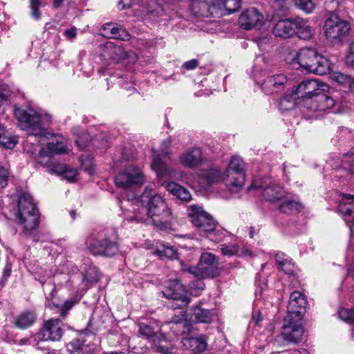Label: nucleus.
I'll return each instance as SVG.
<instances>
[{
    "instance_id": "nucleus-1",
    "label": "nucleus",
    "mask_w": 354,
    "mask_h": 354,
    "mask_svg": "<svg viewBox=\"0 0 354 354\" xmlns=\"http://www.w3.org/2000/svg\"><path fill=\"white\" fill-rule=\"evenodd\" d=\"M142 209H136V205H131V209L124 212V217L129 221L143 222L145 215L142 213H147L157 226H163L170 222L172 218V214L170 208L164 198L156 194L154 190L147 187L141 195Z\"/></svg>"
},
{
    "instance_id": "nucleus-2",
    "label": "nucleus",
    "mask_w": 354,
    "mask_h": 354,
    "mask_svg": "<svg viewBox=\"0 0 354 354\" xmlns=\"http://www.w3.org/2000/svg\"><path fill=\"white\" fill-rule=\"evenodd\" d=\"M187 215L201 234L210 237L215 242L220 241L223 239V232L218 229L216 221L201 206L190 205L187 209Z\"/></svg>"
},
{
    "instance_id": "nucleus-3",
    "label": "nucleus",
    "mask_w": 354,
    "mask_h": 354,
    "mask_svg": "<svg viewBox=\"0 0 354 354\" xmlns=\"http://www.w3.org/2000/svg\"><path fill=\"white\" fill-rule=\"evenodd\" d=\"M118 236L114 229L106 228L92 234L87 239V248L94 255L111 257L119 251Z\"/></svg>"
},
{
    "instance_id": "nucleus-4",
    "label": "nucleus",
    "mask_w": 354,
    "mask_h": 354,
    "mask_svg": "<svg viewBox=\"0 0 354 354\" xmlns=\"http://www.w3.org/2000/svg\"><path fill=\"white\" fill-rule=\"evenodd\" d=\"M290 64L296 69L322 75L328 70V61L311 48H303L296 53Z\"/></svg>"
},
{
    "instance_id": "nucleus-5",
    "label": "nucleus",
    "mask_w": 354,
    "mask_h": 354,
    "mask_svg": "<svg viewBox=\"0 0 354 354\" xmlns=\"http://www.w3.org/2000/svg\"><path fill=\"white\" fill-rule=\"evenodd\" d=\"M17 217L23 225L26 235L32 234L37 228L40 215L31 196L24 194L19 197Z\"/></svg>"
},
{
    "instance_id": "nucleus-6",
    "label": "nucleus",
    "mask_w": 354,
    "mask_h": 354,
    "mask_svg": "<svg viewBox=\"0 0 354 354\" xmlns=\"http://www.w3.org/2000/svg\"><path fill=\"white\" fill-rule=\"evenodd\" d=\"M14 115L21 129L33 136H45L46 130L41 122V115L31 107H15Z\"/></svg>"
},
{
    "instance_id": "nucleus-7",
    "label": "nucleus",
    "mask_w": 354,
    "mask_h": 354,
    "mask_svg": "<svg viewBox=\"0 0 354 354\" xmlns=\"http://www.w3.org/2000/svg\"><path fill=\"white\" fill-rule=\"evenodd\" d=\"M172 140L171 138L162 140L158 151L152 149L151 167L156 173L158 178L161 177H176L177 171L168 165L163 159L169 157L171 154V147Z\"/></svg>"
},
{
    "instance_id": "nucleus-8",
    "label": "nucleus",
    "mask_w": 354,
    "mask_h": 354,
    "mask_svg": "<svg viewBox=\"0 0 354 354\" xmlns=\"http://www.w3.org/2000/svg\"><path fill=\"white\" fill-rule=\"evenodd\" d=\"M324 29L328 40L334 44H339L343 42L348 36L351 24L337 15L332 14L326 20Z\"/></svg>"
},
{
    "instance_id": "nucleus-9",
    "label": "nucleus",
    "mask_w": 354,
    "mask_h": 354,
    "mask_svg": "<svg viewBox=\"0 0 354 354\" xmlns=\"http://www.w3.org/2000/svg\"><path fill=\"white\" fill-rule=\"evenodd\" d=\"M245 164L239 157H233L225 172L224 182L231 192H238L245 183Z\"/></svg>"
},
{
    "instance_id": "nucleus-10",
    "label": "nucleus",
    "mask_w": 354,
    "mask_h": 354,
    "mask_svg": "<svg viewBox=\"0 0 354 354\" xmlns=\"http://www.w3.org/2000/svg\"><path fill=\"white\" fill-rule=\"evenodd\" d=\"M163 296L170 299V307L175 309H183L191 302L184 286L179 280H172L169 283L167 288L162 291Z\"/></svg>"
},
{
    "instance_id": "nucleus-11",
    "label": "nucleus",
    "mask_w": 354,
    "mask_h": 354,
    "mask_svg": "<svg viewBox=\"0 0 354 354\" xmlns=\"http://www.w3.org/2000/svg\"><path fill=\"white\" fill-rule=\"evenodd\" d=\"M187 270L195 277L203 279L215 278L220 274L215 255L209 252L203 253L198 265L189 268Z\"/></svg>"
},
{
    "instance_id": "nucleus-12",
    "label": "nucleus",
    "mask_w": 354,
    "mask_h": 354,
    "mask_svg": "<svg viewBox=\"0 0 354 354\" xmlns=\"http://www.w3.org/2000/svg\"><path fill=\"white\" fill-rule=\"evenodd\" d=\"M144 183L145 176L142 170L139 167L133 165L127 167L115 177L116 186L125 189L133 185L140 186Z\"/></svg>"
},
{
    "instance_id": "nucleus-13",
    "label": "nucleus",
    "mask_w": 354,
    "mask_h": 354,
    "mask_svg": "<svg viewBox=\"0 0 354 354\" xmlns=\"http://www.w3.org/2000/svg\"><path fill=\"white\" fill-rule=\"evenodd\" d=\"M99 55L100 59L105 64L118 63L128 57L127 52L122 46L111 41L106 42L99 46Z\"/></svg>"
},
{
    "instance_id": "nucleus-14",
    "label": "nucleus",
    "mask_w": 354,
    "mask_h": 354,
    "mask_svg": "<svg viewBox=\"0 0 354 354\" xmlns=\"http://www.w3.org/2000/svg\"><path fill=\"white\" fill-rule=\"evenodd\" d=\"M324 88L317 93L313 97H308L305 100L302 111H326L335 105L334 99L324 92Z\"/></svg>"
},
{
    "instance_id": "nucleus-15",
    "label": "nucleus",
    "mask_w": 354,
    "mask_h": 354,
    "mask_svg": "<svg viewBox=\"0 0 354 354\" xmlns=\"http://www.w3.org/2000/svg\"><path fill=\"white\" fill-rule=\"evenodd\" d=\"M301 321L286 317L280 337L290 343H299L301 340L304 334Z\"/></svg>"
},
{
    "instance_id": "nucleus-16",
    "label": "nucleus",
    "mask_w": 354,
    "mask_h": 354,
    "mask_svg": "<svg viewBox=\"0 0 354 354\" xmlns=\"http://www.w3.org/2000/svg\"><path fill=\"white\" fill-rule=\"evenodd\" d=\"M37 334L39 341L59 342L63 335L61 322L58 319L46 321Z\"/></svg>"
},
{
    "instance_id": "nucleus-17",
    "label": "nucleus",
    "mask_w": 354,
    "mask_h": 354,
    "mask_svg": "<svg viewBox=\"0 0 354 354\" xmlns=\"http://www.w3.org/2000/svg\"><path fill=\"white\" fill-rule=\"evenodd\" d=\"M306 304V299L301 292L299 291L292 292L287 306L286 317L302 320Z\"/></svg>"
},
{
    "instance_id": "nucleus-18",
    "label": "nucleus",
    "mask_w": 354,
    "mask_h": 354,
    "mask_svg": "<svg viewBox=\"0 0 354 354\" xmlns=\"http://www.w3.org/2000/svg\"><path fill=\"white\" fill-rule=\"evenodd\" d=\"M326 86L319 84L316 80H307L301 82L293 91L295 97L301 99V109L304 106L305 100L313 97L317 93Z\"/></svg>"
},
{
    "instance_id": "nucleus-19",
    "label": "nucleus",
    "mask_w": 354,
    "mask_h": 354,
    "mask_svg": "<svg viewBox=\"0 0 354 354\" xmlns=\"http://www.w3.org/2000/svg\"><path fill=\"white\" fill-rule=\"evenodd\" d=\"M287 77L283 74L268 76L261 83V89L266 95L278 94L283 91Z\"/></svg>"
},
{
    "instance_id": "nucleus-20",
    "label": "nucleus",
    "mask_w": 354,
    "mask_h": 354,
    "mask_svg": "<svg viewBox=\"0 0 354 354\" xmlns=\"http://www.w3.org/2000/svg\"><path fill=\"white\" fill-rule=\"evenodd\" d=\"M263 19V15L257 8H250L240 15L239 23L243 29L249 30L256 26H261Z\"/></svg>"
},
{
    "instance_id": "nucleus-21",
    "label": "nucleus",
    "mask_w": 354,
    "mask_h": 354,
    "mask_svg": "<svg viewBox=\"0 0 354 354\" xmlns=\"http://www.w3.org/2000/svg\"><path fill=\"white\" fill-rule=\"evenodd\" d=\"M68 151V149L66 146L64 145L61 142H48L45 148H43L39 156L37 158V162L42 165L50 164V158L53 154H63L66 153Z\"/></svg>"
},
{
    "instance_id": "nucleus-22",
    "label": "nucleus",
    "mask_w": 354,
    "mask_h": 354,
    "mask_svg": "<svg viewBox=\"0 0 354 354\" xmlns=\"http://www.w3.org/2000/svg\"><path fill=\"white\" fill-rule=\"evenodd\" d=\"M180 162L185 167L193 169L203 161V152L201 148L194 147L185 151L179 157Z\"/></svg>"
},
{
    "instance_id": "nucleus-23",
    "label": "nucleus",
    "mask_w": 354,
    "mask_h": 354,
    "mask_svg": "<svg viewBox=\"0 0 354 354\" xmlns=\"http://www.w3.org/2000/svg\"><path fill=\"white\" fill-rule=\"evenodd\" d=\"M272 33L276 37L288 39L295 35V19H279L276 22Z\"/></svg>"
},
{
    "instance_id": "nucleus-24",
    "label": "nucleus",
    "mask_w": 354,
    "mask_h": 354,
    "mask_svg": "<svg viewBox=\"0 0 354 354\" xmlns=\"http://www.w3.org/2000/svg\"><path fill=\"white\" fill-rule=\"evenodd\" d=\"M224 178L225 174H223L220 169H210L199 174V183L206 188L221 180L224 181Z\"/></svg>"
},
{
    "instance_id": "nucleus-25",
    "label": "nucleus",
    "mask_w": 354,
    "mask_h": 354,
    "mask_svg": "<svg viewBox=\"0 0 354 354\" xmlns=\"http://www.w3.org/2000/svg\"><path fill=\"white\" fill-rule=\"evenodd\" d=\"M151 343L152 349L158 353L170 354L173 352V343L163 334H158Z\"/></svg>"
},
{
    "instance_id": "nucleus-26",
    "label": "nucleus",
    "mask_w": 354,
    "mask_h": 354,
    "mask_svg": "<svg viewBox=\"0 0 354 354\" xmlns=\"http://www.w3.org/2000/svg\"><path fill=\"white\" fill-rule=\"evenodd\" d=\"M103 30L106 37L117 39L126 41L129 40L131 37L126 29L122 28L120 26H114L111 23L104 24Z\"/></svg>"
},
{
    "instance_id": "nucleus-27",
    "label": "nucleus",
    "mask_w": 354,
    "mask_h": 354,
    "mask_svg": "<svg viewBox=\"0 0 354 354\" xmlns=\"http://www.w3.org/2000/svg\"><path fill=\"white\" fill-rule=\"evenodd\" d=\"M216 314L213 310H207L198 304L192 308V318L196 322L211 323Z\"/></svg>"
},
{
    "instance_id": "nucleus-28",
    "label": "nucleus",
    "mask_w": 354,
    "mask_h": 354,
    "mask_svg": "<svg viewBox=\"0 0 354 354\" xmlns=\"http://www.w3.org/2000/svg\"><path fill=\"white\" fill-rule=\"evenodd\" d=\"M161 185L168 192L182 201H188L191 198L189 191L181 185L173 181H163Z\"/></svg>"
},
{
    "instance_id": "nucleus-29",
    "label": "nucleus",
    "mask_w": 354,
    "mask_h": 354,
    "mask_svg": "<svg viewBox=\"0 0 354 354\" xmlns=\"http://www.w3.org/2000/svg\"><path fill=\"white\" fill-rule=\"evenodd\" d=\"M182 344L185 349L194 353H202L207 347L205 341L201 337H184Z\"/></svg>"
},
{
    "instance_id": "nucleus-30",
    "label": "nucleus",
    "mask_w": 354,
    "mask_h": 354,
    "mask_svg": "<svg viewBox=\"0 0 354 354\" xmlns=\"http://www.w3.org/2000/svg\"><path fill=\"white\" fill-rule=\"evenodd\" d=\"M284 192L283 188L275 183H270L263 190L264 199L270 202L281 200L283 197Z\"/></svg>"
},
{
    "instance_id": "nucleus-31",
    "label": "nucleus",
    "mask_w": 354,
    "mask_h": 354,
    "mask_svg": "<svg viewBox=\"0 0 354 354\" xmlns=\"http://www.w3.org/2000/svg\"><path fill=\"white\" fill-rule=\"evenodd\" d=\"M37 319V315L33 310H26L19 314L15 320V325L21 329H26L32 326Z\"/></svg>"
},
{
    "instance_id": "nucleus-32",
    "label": "nucleus",
    "mask_w": 354,
    "mask_h": 354,
    "mask_svg": "<svg viewBox=\"0 0 354 354\" xmlns=\"http://www.w3.org/2000/svg\"><path fill=\"white\" fill-rule=\"evenodd\" d=\"M295 35L300 39L308 40L313 36V30L308 22L301 18L295 19Z\"/></svg>"
},
{
    "instance_id": "nucleus-33",
    "label": "nucleus",
    "mask_w": 354,
    "mask_h": 354,
    "mask_svg": "<svg viewBox=\"0 0 354 354\" xmlns=\"http://www.w3.org/2000/svg\"><path fill=\"white\" fill-rule=\"evenodd\" d=\"M49 171L52 173H55L62 176L64 178L71 182L74 181L77 176V171L75 169H71L57 163H51L49 165Z\"/></svg>"
},
{
    "instance_id": "nucleus-34",
    "label": "nucleus",
    "mask_w": 354,
    "mask_h": 354,
    "mask_svg": "<svg viewBox=\"0 0 354 354\" xmlns=\"http://www.w3.org/2000/svg\"><path fill=\"white\" fill-rule=\"evenodd\" d=\"M84 338H75L67 344V351L70 354H88V346Z\"/></svg>"
},
{
    "instance_id": "nucleus-35",
    "label": "nucleus",
    "mask_w": 354,
    "mask_h": 354,
    "mask_svg": "<svg viewBox=\"0 0 354 354\" xmlns=\"http://www.w3.org/2000/svg\"><path fill=\"white\" fill-rule=\"evenodd\" d=\"M275 261L279 269L283 270L287 274L294 272V263L292 259L283 252H277L275 255Z\"/></svg>"
},
{
    "instance_id": "nucleus-36",
    "label": "nucleus",
    "mask_w": 354,
    "mask_h": 354,
    "mask_svg": "<svg viewBox=\"0 0 354 354\" xmlns=\"http://www.w3.org/2000/svg\"><path fill=\"white\" fill-rule=\"evenodd\" d=\"M339 210L345 216L352 215L354 212V195L344 194L339 206Z\"/></svg>"
},
{
    "instance_id": "nucleus-37",
    "label": "nucleus",
    "mask_w": 354,
    "mask_h": 354,
    "mask_svg": "<svg viewBox=\"0 0 354 354\" xmlns=\"http://www.w3.org/2000/svg\"><path fill=\"white\" fill-rule=\"evenodd\" d=\"M154 253L160 257H165L170 259H177L178 254L175 247L166 243H160Z\"/></svg>"
},
{
    "instance_id": "nucleus-38",
    "label": "nucleus",
    "mask_w": 354,
    "mask_h": 354,
    "mask_svg": "<svg viewBox=\"0 0 354 354\" xmlns=\"http://www.w3.org/2000/svg\"><path fill=\"white\" fill-rule=\"evenodd\" d=\"M138 326L140 336L146 338L150 342L158 335V330L154 327L153 324L140 322Z\"/></svg>"
},
{
    "instance_id": "nucleus-39",
    "label": "nucleus",
    "mask_w": 354,
    "mask_h": 354,
    "mask_svg": "<svg viewBox=\"0 0 354 354\" xmlns=\"http://www.w3.org/2000/svg\"><path fill=\"white\" fill-rule=\"evenodd\" d=\"M278 209L284 214H294L301 210L302 205L295 201L286 200L279 205Z\"/></svg>"
},
{
    "instance_id": "nucleus-40",
    "label": "nucleus",
    "mask_w": 354,
    "mask_h": 354,
    "mask_svg": "<svg viewBox=\"0 0 354 354\" xmlns=\"http://www.w3.org/2000/svg\"><path fill=\"white\" fill-rule=\"evenodd\" d=\"M17 142L18 139L15 136H12L8 132L0 133L1 147L7 149H12L15 147Z\"/></svg>"
},
{
    "instance_id": "nucleus-41",
    "label": "nucleus",
    "mask_w": 354,
    "mask_h": 354,
    "mask_svg": "<svg viewBox=\"0 0 354 354\" xmlns=\"http://www.w3.org/2000/svg\"><path fill=\"white\" fill-rule=\"evenodd\" d=\"M147 15L152 19L164 15L165 10L161 6L156 3L154 1H151L149 4L147 5L146 11Z\"/></svg>"
},
{
    "instance_id": "nucleus-42",
    "label": "nucleus",
    "mask_w": 354,
    "mask_h": 354,
    "mask_svg": "<svg viewBox=\"0 0 354 354\" xmlns=\"http://www.w3.org/2000/svg\"><path fill=\"white\" fill-rule=\"evenodd\" d=\"M82 169L89 175L95 174V166L93 164V158L89 154L82 155L80 158Z\"/></svg>"
},
{
    "instance_id": "nucleus-43",
    "label": "nucleus",
    "mask_w": 354,
    "mask_h": 354,
    "mask_svg": "<svg viewBox=\"0 0 354 354\" xmlns=\"http://www.w3.org/2000/svg\"><path fill=\"white\" fill-rule=\"evenodd\" d=\"M225 0H211L209 6V11L212 15L216 17L223 16V10H224Z\"/></svg>"
},
{
    "instance_id": "nucleus-44",
    "label": "nucleus",
    "mask_w": 354,
    "mask_h": 354,
    "mask_svg": "<svg viewBox=\"0 0 354 354\" xmlns=\"http://www.w3.org/2000/svg\"><path fill=\"white\" fill-rule=\"evenodd\" d=\"M100 279L98 269L94 266H89L85 270L84 280L88 283H97Z\"/></svg>"
},
{
    "instance_id": "nucleus-45",
    "label": "nucleus",
    "mask_w": 354,
    "mask_h": 354,
    "mask_svg": "<svg viewBox=\"0 0 354 354\" xmlns=\"http://www.w3.org/2000/svg\"><path fill=\"white\" fill-rule=\"evenodd\" d=\"M295 6L299 10L309 14L315 8L314 0H293Z\"/></svg>"
},
{
    "instance_id": "nucleus-46",
    "label": "nucleus",
    "mask_w": 354,
    "mask_h": 354,
    "mask_svg": "<svg viewBox=\"0 0 354 354\" xmlns=\"http://www.w3.org/2000/svg\"><path fill=\"white\" fill-rule=\"evenodd\" d=\"M241 6V0H225L224 10H223V16L229 15L237 12Z\"/></svg>"
},
{
    "instance_id": "nucleus-47",
    "label": "nucleus",
    "mask_w": 354,
    "mask_h": 354,
    "mask_svg": "<svg viewBox=\"0 0 354 354\" xmlns=\"http://www.w3.org/2000/svg\"><path fill=\"white\" fill-rule=\"evenodd\" d=\"M330 78L333 82H337L339 85L348 86L351 76L344 73L335 71L330 74Z\"/></svg>"
},
{
    "instance_id": "nucleus-48",
    "label": "nucleus",
    "mask_w": 354,
    "mask_h": 354,
    "mask_svg": "<svg viewBox=\"0 0 354 354\" xmlns=\"http://www.w3.org/2000/svg\"><path fill=\"white\" fill-rule=\"evenodd\" d=\"M220 251L225 256L232 257L239 252V246L236 244H222L220 245Z\"/></svg>"
},
{
    "instance_id": "nucleus-49",
    "label": "nucleus",
    "mask_w": 354,
    "mask_h": 354,
    "mask_svg": "<svg viewBox=\"0 0 354 354\" xmlns=\"http://www.w3.org/2000/svg\"><path fill=\"white\" fill-rule=\"evenodd\" d=\"M41 5V0H30V15L36 20L41 17V12L39 8Z\"/></svg>"
},
{
    "instance_id": "nucleus-50",
    "label": "nucleus",
    "mask_w": 354,
    "mask_h": 354,
    "mask_svg": "<svg viewBox=\"0 0 354 354\" xmlns=\"http://www.w3.org/2000/svg\"><path fill=\"white\" fill-rule=\"evenodd\" d=\"M10 175V169L0 165V189H3L7 186Z\"/></svg>"
},
{
    "instance_id": "nucleus-51",
    "label": "nucleus",
    "mask_w": 354,
    "mask_h": 354,
    "mask_svg": "<svg viewBox=\"0 0 354 354\" xmlns=\"http://www.w3.org/2000/svg\"><path fill=\"white\" fill-rule=\"evenodd\" d=\"M187 319L184 313H180L178 315L172 317L171 319L167 322V324L170 326V328H174V326H182V324H187Z\"/></svg>"
},
{
    "instance_id": "nucleus-52",
    "label": "nucleus",
    "mask_w": 354,
    "mask_h": 354,
    "mask_svg": "<svg viewBox=\"0 0 354 354\" xmlns=\"http://www.w3.org/2000/svg\"><path fill=\"white\" fill-rule=\"evenodd\" d=\"M57 294L56 288L54 286L50 292V294L46 296V306L50 308H60V304L56 301L55 296Z\"/></svg>"
},
{
    "instance_id": "nucleus-53",
    "label": "nucleus",
    "mask_w": 354,
    "mask_h": 354,
    "mask_svg": "<svg viewBox=\"0 0 354 354\" xmlns=\"http://www.w3.org/2000/svg\"><path fill=\"white\" fill-rule=\"evenodd\" d=\"M201 279L202 278H199L198 279L192 282L190 284V292L195 296H198L201 291L204 289L205 284Z\"/></svg>"
},
{
    "instance_id": "nucleus-54",
    "label": "nucleus",
    "mask_w": 354,
    "mask_h": 354,
    "mask_svg": "<svg viewBox=\"0 0 354 354\" xmlns=\"http://www.w3.org/2000/svg\"><path fill=\"white\" fill-rule=\"evenodd\" d=\"M80 301L79 298H71L70 299L66 300L63 306L61 308V316L64 317L67 313V312L72 308V307L77 304Z\"/></svg>"
},
{
    "instance_id": "nucleus-55",
    "label": "nucleus",
    "mask_w": 354,
    "mask_h": 354,
    "mask_svg": "<svg viewBox=\"0 0 354 354\" xmlns=\"http://www.w3.org/2000/svg\"><path fill=\"white\" fill-rule=\"evenodd\" d=\"M337 133V136L342 140H351L353 136L352 131L346 127L339 128Z\"/></svg>"
},
{
    "instance_id": "nucleus-56",
    "label": "nucleus",
    "mask_w": 354,
    "mask_h": 354,
    "mask_svg": "<svg viewBox=\"0 0 354 354\" xmlns=\"http://www.w3.org/2000/svg\"><path fill=\"white\" fill-rule=\"evenodd\" d=\"M39 339L37 337V334L35 333L34 335L30 336L29 338H22L19 340L18 344L21 346L22 345H32L36 346L39 343Z\"/></svg>"
},
{
    "instance_id": "nucleus-57",
    "label": "nucleus",
    "mask_w": 354,
    "mask_h": 354,
    "mask_svg": "<svg viewBox=\"0 0 354 354\" xmlns=\"http://www.w3.org/2000/svg\"><path fill=\"white\" fill-rule=\"evenodd\" d=\"M351 309L342 308L339 310L338 315L339 318L345 322H351Z\"/></svg>"
},
{
    "instance_id": "nucleus-58",
    "label": "nucleus",
    "mask_w": 354,
    "mask_h": 354,
    "mask_svg": "<svg viewBox=\"0 0 354 354\" xmlns=\"http://www.w3.org/2000/svg\"><path fill=\"white\" fill-rule=\"evenodd\" d=\"M189 324L187 322V324H182V326H174V328H170L173 333L176 335L185 334L189 331Z\"/></svg>"
},
{
    "instance_id": "nucleus-59",
    "label": "nucleus",
    "mask_w": 354,
    "mask_h": 354,
    "mask_svg": "<svg viewBox=\"0 0 354 354\" xmlns=\"http://www.w3.org/2000/svg\"><path fill=\"white\" fill-rule=\"evenodd\" d=\"M9 104L8 96L0 92V113H3L5 107Z\"/></svg>"
},
{
    "instance_id": "nucleus-60",
    "label": "nucleus",
    "mask_w": 354,
    "mask_h": 354,
    "mask_svg": "<svg viewBox=\"0 0 354 354\" xmlns=\"http://www.w3.org/2000/svg\"><path fill=\"white\" fill-rule=\"evenodd\" d=\"M346 62L348 66L354 68V43L351 46L350 53L346 56Z\"/></svg>"
},
{
    "instance_id": "nucleus-61",
    "label": "nucleus",
    "mask_w": 354,
    "mask_h": 354,
    "mask_svg": "<svg viewBox=\"0 0 354 354\" xmlns=\"http://www.w3.org/2000/svg\"><path fill=\"white\" fill-rule=\"evenodd\" d=\"M198 65V62L197 59H193L191 60H189L187 62H185L183 64V68H184L186 70L190 71L196 68Z\"/></svg>"
},
{
    "instance_id": "nucleus-62",
    "label": "nucleus",
    "mask_w": 354,
    "mask_h": 354,
    "mask_svg": "<svg viewBox=\"0 0 354 354\" xmlns=\"http://www.w3.org/2000/svg\"><path fill=\"white\" fill-rule=\"evenodd\" d=\"M64 35L70 40L73 39L77 35V29L73 26L68 29H66Z\"/></svg>"
},
{
    "instance_id": "nucleus-63",
    "label": "nucleus",
    "mask_w": 354,
    "mask_h": 354,
    "mask_svg": "<svg viewBox=\"0 0 354 354\" xmlns=\"http://www.w3.org/2000/svg\"><path fill=\"white\" fill-rule=\"evenodd\" d=\"M263 318L259 313V311H256L253 313L252 317V322L254 323L255 325L258 326L261 322Z\"/></svg>"
},
{
    "instance_id": "nucleus-64",
    "label": "nucleus",
    "mask_w": 354,
    "mask_h": 354,
    "mask_svg": "<svg viewBox=\"0 0 354 354\" xmlns=\"http://www.w3.org/2000/svg\"><path fill=\"white\" fill-rule=\"evenodd\" d=\"M133 3V0H120L119 6L121 9H126L130 8Z\"/></svg>"
}]
</instances>
